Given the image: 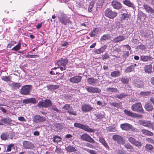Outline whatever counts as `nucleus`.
Masks as SVG:
<instances>
[{"instance_id":"1","label":"nucleus","mask_w":154,"mask_h":154,"mask_svg":"<svg viewBox=\"0 0 154 154\" xmlns=\"http://www.w3.org/2000/svg\"><path fill=\"white\" fill-rule=\"evenodd\" d=\"M57 17L60 23L65 25H67L68 23H70L71 22L70 20V17L63 13H59Z\"/></svg>"},{"instance_id":"2","label":"nucleus","mask_w":154,"mask_h":154,"mask_svg":"<svg viewBox=\"0 0 154 154\" xmlns=\"http://www.w3.org/2000/svg\"><path fill=\"white\" fill-rule=\"evenodd\" d=\"M68 59L66 58H60L57 62V64L60 68L61 70L63 71L66 69V64L68 63Z\"/></svg>"},{"instance_id":"3","label":"nucleus","mask_w":154,"mask_h":154,"mask_svg":"<svg viewBox=\"0 0 154 154\" xmlns=\"http://www.w3.org/2000/svg\"><path fill=\"white\" fill-rule=\"evenodd\" d=\"M75 127H77L89 132H94L95 131L94 129L90 128L88 126L78 123L75 122L74 124Z\"/></svg>"},{"instance_id":"4","label":"nucleus","mask_w":154,"mask_h":154,"mask_svg":"<svg viewBox=\"0 0 154 154\" xmlns=\"http://www.w3.org/2000/svg\"><path fill=\"white\" fill-rule=\"evenodd\" d=\"M131 109L134 111L144 113L141 104L140 102H138L133 104L131 107Z\"/></svg>"},{"instance_id":"5","label":"nucleus","mask_w":154,"mask_h":154,"mask_svg":"<svg viewBox=\"0 0 154 154\" xmlns=\"http://www.w3.org/2000/svg\"><path fill=\"white\" fill-rule=\"evenodd\" d=\"M52 103L50 99H46L44 101H40L37 104V106L39 108H48L52 106Z\"/></svg>"},{"instance_id":"6","label":"nucleus","mask_w":154,"mask_h":154,"mask_svg":"<svg viewBox=\"0 0 154 154\" xmlns=\"http://www.w3.org/2000/svg\"><path fill=\"white\" fill-rule=\"evenodd\" d=\"M32 86L30 85H26L23 86L20 90L21 93L24 95L30 94V92L32 89Z\"/></svg>"},{"instance_id":"7","label":"nucleus","mask_w":154,"mask_h":154,"mask_svg":"<svg viewBox=\"0 0 154 154\" xmlns=\"http://www.w3.org/2000/svg\"><path fill=\"white\" fill-rule=\"evenodd\" d=\"M128 141L132 145L135 146L138 148L140 149L141 146L142 144L140 142L136 140L135 139L132 137H127Z\"/></svg>"},{"instance_id":"8","label":"nucleus","mask_w":154,"mask_h":154,"mask_svg":"<svg viewBox=\"0 0 154 154\" xmlns=\"http://www.w3.org/2000/svg\"><path fill=\"white\" fill-rule=\"evenodd\" d=\"M105 15L110 18L113 19L117 15V13L115 11H113L109 8H107L105 11Z\"/></svg>"},{"instance_id":"9","label":"nucleus","mask_w":154,"mask_h":154,"mask_svg":"<svg viewBox=\"0 0 154 154\" xmlns=\"http://www.w3.org/2000/svg\"><path fill=\"white\" fill-rule=\"evenodd\" d=\"M112 139L114 141H116L119 144H123L125 142V140L123 137L119 135H114L112 136Z\"/></svg>"},{"instance_id":"10","label":"nucleus","mask_w":154,"mask_h":154,"mask_svg":"<svg viewBox=\"0 0 154 154\" xmlns=\"http://www.w3.org/2000/svg\"><path fill=\"white\" fill-rule=\"evenodd\" d=\"M120 128L122 130L125 131H133L135 130V128L132 125L128 123L121 124Z\"/></svg>"},{"instance_id":"11","label":"nucleus","mask_w":154,"mask_h":154,"mask_svg":"<svg viewBox=\"0 0 154 154\" xmlns=\"http://www.w3.org/2000/svg\"><path fill=\"white\" fill-rule=\"evenodd\" d=\"M80 138L82 140L89 142L94 143L95 141L90 136L87 134H84L82 135H80Z\"/></svg>"},{"instance_id":"12","label":"nucleus","mask_w":154,"mask_h":154,"mask_svg":"<svg viewBox=\"0 0 154 154\" xmlns=\"http://www.w3.org/2000/svg\"><path fill=\"white\" fill-rule=\"evenodd\" d=\"M62 109L66 110H67V112L69 114L74 116L77 115V113L75 111L73 110L72 108L70 106L69 104H66L62 107Z\"/></svg>"},{"instance_id":"13","label":"nucleus","mask_w":154,"mask_h":154,"mask_svg":"<svg viewBox=\"0 0 154 154\" xmlns=\"http://www.w3.org/2000/svg\"><path fill=\"white\" fill-rule=\"evenodd\" d=\"M111 4L113 8L116 10H119L122 7L121 3L117 0H113L111 2Z\"/></svg>"},{"instance_id":"14","label":"nucleus","mask_w":154,"mask_h":154,"mask_svg":"<svg viewBox=\"0 0 154 154\" xmlns=\"http://www.w3.org/2000/svg\"><path fill=\"white\" fill-rule=\"evenodd\" d=\"M85 88L88 92L91 93H99L101 91V90L97 87L87 86Z\"/></svg>"},{"instance_id":"15","label":"nucleus","mask_w":154,"mask_h":154,"mask_svg":"<svg viewBox=\"0 0 154 154\" xmlns=\"http://www.w3.org/2000/svg\"><path fill=\"white\" fill-rule=\"evenodd\" d=\"M33 119L35 122L39 123L45 122L46 120V118L44 117L36 115L34 116Z\"/></svg>"},{"instance_id":"16","label":"nucleus","mask_w":154,"mask_h":154,"mask_svg":"<svg viewBox=\"0 0 154 154\" xmlns=\"http://www.w3.org/2000/svg\"><path fill=\"white\" fill-rule=\"evenodd\" d=\"M23 144V149H32L34 147L33 144L28 141H25Z\"/></svg>"},{"instance_id":"17","label":"nucleus","mask_w":154,"mask_h":154,"mask_svg":"<svg viewBox=\"0 0 154 154\" xmlns=\"http://www.w3.org/2000/svg\"><path fill=\"white\" fill-rule=\"evenodd\" d=\"M82 77L78 75L71 78L69 79V81L73 83H78L80 82L82 80Z\"/></svg>"},{"instance_id":"18","label":"nucleus","mask_w":154,"mask_h":154,"mask_svg":"<svg viewBox=\"0 0 154 154\" xmlns=\"http://www.w3.org/2000/svg\"><path fill=\"white\" fill-rule=\"evenodd\" d=\"M82 109L85 112H89L93 109V108L88 104H84L82 106Z\"/></svg>"},{"instance_id":"19","label":"nucleus","mask_w":154,"mask_h":154,"mask_svg":"<svg viewBox=\"0 0 154 154\" xmlns=\"http://www.w3.org/2000/svg\"><path fill=\"white\" fill-rule=\"evenodd\" d=\"M143 7L147 12L151 14H154V9L147 4H144Z\"/></svg>"},{"instance_id":"20","label":"nucleus","mask_w":154,"mask_h":154,"mask_svg":"<svg viewBox=\"0 0 154 154\" xmlns=\"http://www.w3.org/2000/svg\"><path fill=\"white\" fill-rule=\"evenodd\" d=\"M140 124L144 126L148 127H150L151 126V123L150 121L145 120H140L139 121Z\"/></svg>"},{"instance_id":"21","label":"nucleus","mask_w":154,"mask_h":154,"mask_svg":"<svg viewBox=\"0 0 154 154\" xmlns=\"http://www.w3.org/2000/svg\"><path fill=\"white\" fill-rule=\"evenodd\" d=\"M125 36L120 35L117 36L114 38L112 40V41L114 43H117L125 40Z\"/></svg>"},{"instance_id":"22","label":"nucleus","mask_w":154,"mask_h":154,"mask_svg":"<svg viewBox=\"0 0 154 154\" xmlns=\"http://www.w3.org/2000/svg\"><path fill=\"white\" fill-rule=\"evenodd\" d=\"M124 112L127 115L134 118L142 116L141 115H140L139 116L137 114L129 110H128L127 109H125Z\"/></svg>"},{"instance_id":"23","label":"nucleus","mask_w":154,"mask_h":154,"mask_svg":"<svg viewBox=\"0 0 154 154\" xmlns=\"http://www.w3.org/2000/svg\"><path fill=\"white\" fill-rule=\"evenodd\" d=\"M137 66V65L136 63L132 64L130 66L127 67L125 70V71L127 73L134 71V69Z\"/></svg>"},{"instance_id":"24","label":"nucleus","mask_w":154,"mask_h":154,"mask_svg":"<svg viewBox=\"0 0 154 154\" xmlns=\"http://www.w3.org/2000/svg\"><path fill=\"white\" fill-rule=\"evenodd\" d=\"M97 79L94 78H88L87 79V82L89 85H94L96 84Z\"/></svg>"},{"instance_id":"25","label":"nucleus","mask_w":154,"mask_h":154,"mask_svg":"<svg viewBox=\"0 0 154 154\" xmlns=\"http://www.w3.org/2000/svg\"><path fill=\"white\" fill-rule=\"evenodd\" d=\"M144 108L148 111H152L153 109L152 104L149 102L145 103Z\"/></svg>"},{"instance_id":"26","label":"nucleus","mask_w":154,"mask_h":154,"mask_svg":"<svg viewBox=\"0 0 154 154\" xmlns=\"http://www.w3.org/2000/svg\"><path fill=\"white\" fill-rule=\"evenodd\" d=\"M134 86L137 88H141L143 86V82L139 79H137L134 81Z\"/></svg>"},{"instance_id":"27","label":"nucleus","mask_w":154,"mask_h":154,"mask_svg":"<svg viewBox=\"0 0 154 154\" xmlns=\"http://www.w3.org/2000/svg\"><path fill=\"white\" fill-rule=\"evenodd\" d=\"M100 29L99 28H95L90 33V36L91 37H94L97 35L100 32Z\"/></svg>"},{"instance_id":"28","label":"nucleus","mask_w":154,"mask_h":154,"mask_svg":"<svg viewBox=\"0 0 154 154\" xmlns=\"http://www.w3.org/2000/svg\"><path fill=\"white\" fill-rule=\"evenodd\" d=\"M23 102L26 104L29 103L35 104L36 103V100L34 98H32L24 100Z\"/></svg>"},{"instance_id":"29","label":"nucleus","mask_w":154,"mask_h":154,"mask_svg":"<svg viewBox=\"0 0 154 154\" xmlns=\"http://www.w3.org/2000/svg\"><path fill=\"white\" fill-rule=\"evenodd\" d=\"M11 119L8 118H3L0 120V123L2 124L1 125H3L4 123L10 124L11 123Z\"/></svg>"},{"instance_id":"30","label":"nucleus","mask_w":154,"mask_h":154,"mask_svg":"<svg viewBox=\"0 0 154 154\" xmlns=\"http://www.w3.org/2000/svg\"><path fill=\"white\" fill-rule=\"evenodd\" d=\"M123 3L124 5L126 6L129 7H131L134 9L135 7L134 5L132 3H131L129 0H125L123 2Z\"/></svg>"},{"instance_id":"31","label":"nucleus","mask_w":154,"mask_h":154,"mask_svg":"<svg viewBox=\"0 0 154 154\" xmlns=\"http://www.w3.org/2000/svg\"><path fill=\"white\" fill-rule=\"evenodd\" d=\"M99 140L100 142L106 148L109 149V146L103 138L100 137L99 138Z\"/></svg>"},{"instance_id":"32","label":"nucleus","mask_w":154,"mask_h":154,"mask_svg":"<svg viewBox=\"0 0 154 154\" xmlns=\"http://www.w3.org/2000/svg\"><path fill=\"white\" fill-rule=\"evenodd\" d=\"M141 132L143 134L148 136H152L153 134L150 131L144 129H142L140 130Z\"/></svg>"},{"instance_id":"33","label":"nucleus","mask_w":154,"mask_h":154,"mask_svg":"<svg viewBox=\"0 0 154 154\" xmlns=\"http://www.w3.org/2000/svg\"><path fill=\"white\" fill-rule=\"evenodd\" d=\"M145 150L149 152H151L153 149V146L149 144H147L146 145L145 147Z\"/></svg>"},{"instance_id":"34","label":"nucleus","mask_w":154,"mask_h":154,"mask_svg":"<svg viewBox=\"0 0 154 154\" xmlns=\"http://www.w3.org/2000/svg\"><path fill=\"white\" fill-rule=\"evenodd\" d=\"M152 66L151 65H146L144 67V70L146 73H150L152 72Z\"/></svg>"},{"instance_id":"35","label":"nucleus","mask_w":154,"mask_h":154,"mask_svg":"<svg viewBox=\"0 0 154 154\" xmlns=\"http://www.w3.org/2000/svg\"><path fill=\"white\" fill-rule=\"evenodd\" d=\"M10 85L12 88L14 89H17L21 86L20 83H14V82L11 83Z\"/></svg>"},{"instance_id":"36","label":"nucleus","mask_w":154,"mask_h":154,"mask_svg":"<svg viewBox=\"0 0 154 154\" xmlns=\"http://www.w3.org/2000/svg\"><path fill=\"white\" fill-rule=\"evenodd\" d=\"M65 149L67 152H75L77 151L75 147L71 146H69L66 147Z\"/></svg>"},{"instance_id":"37","label":"nucleus","mask_w":154,"mask_h":154,"mask_svg":"<svg viewBox=\"0 0 154 154\" xmlns=\"http://www.w3.org/2000/svg\"><path fill=\"white\" fill-rule=\"evenodd\" d=\"M106 47L107 46L105 45L100 49L96 50L95 51V53L97 54H100L101 53H103Z\"/></svg>"},{"instance_id":"38","label":"nucleus","mask_w":154,"mask_h":154,"mask_svg":"<svg viewBox=\"0 0 154 154\" xmlns=\"http://www.w3.org/2000/svg\"><path fill=\"white\" fill-rule=\"evenodd\" d=\"M106 90L109 92L117 93L119 92V91L117 88H107L106 89Z\"/></svg>"},{"instance_id":"39","label":"nucleus","mask_w":154,"mask_h":154,"mask_svg":"<svg viewBox=\"0 0 154 154\" xmlns=\"http://www.w3.org/2000/svg\"><path fill=\"white\" fill-rule=\"evenodd\" d=\"M120 80L123 84H128L129 82V79L128 78L123 77L122 78H120Z\"/></svg>"},{"instance_id":"40","label":"nucleus","mask_w":154,"mask_h":154,"mask_svg":"<svg viewBox=\"0 0 154 154\" xmlns=\"http://www.w3.org/2000/svg\"><path fill=\"white\" fill-rule=\"evenodd\" d=\"M53 142L55 143H58L61 141L62 138L58 136H55L53 137Z\"/></svg>"},{"instance_id":"41","label":"nucleus","mask_w":154,"mask_h":154,"mask_svg":"<svg viewBox=\"0 0 154 154\" xmlns=\"http://www.w3.org/2000/svg\"><path fill=\"white\" fill-rule=\"evenodd\" d=\"M125 147L127 149L132 150L133 148V146L129 143H125V142L123 144Z\"/></svg>"},{"instance_id":"42","label":"nucleus","mask_w":154,"mask_h":154,"mask_svg":"<svg viewBox=\"0 0 154 154\" xmlns=\"http://www.w3.org/2000/svg\"><path fill=\"white\" fill-rule=\"evenodd\" d=\"M151 57L147 56H142L140 57L141 60L143 61H147L148 60H150Z\"/></svg>"},{"instance_id":"43","label":"nucleus","mask_w":154,"mask_h":154,"mask_svg":"<svg viewBox=\"0 0 154 154\" xmlns=\"http://www.w3.org/2000/svg\"><path fill=\"white\" fill-rule=\"evenodd\" d=\"M151 94V92L148 91H142L140 93V95L141 97H145Z\"/></svg>"},{"instance_id":"44","label":"nucleus","mask_w":154,"mask_h":154,"mask_svg":"<svg viewBox=\"0 0 154 154\" xmlns=\"http://www.w3.org/2000/svg\"><path fill=\"white\" fill-rule=\"evenodd\" d=\"M120 75V73L119 71H114L112 72L111 73V76L113 77L119 76Z\"/></svg>"},{"instance_id":"45","label":"nucleus","mask_w":154,"mask_h":154,"mask_svg":"<svg viewBox=\"0 0 154 154\" xmlns=\"http://www.w3.org/2000/svg\"><path fill=\"white\" fill-rule=\"evenodd\" d=\"M110 38V36L109 34H105L103 35L100 39L101 41L105 40L107 39H109Z\"/></svg>"},{"instance_id":"46","label":"nucleus","mask_w":154,"mask_h":154,"mask_svg":"<svg viewBox=\"0 0 154 154\" xmlns=\"http://www.w3.org/2000/svg\"><path fill=\"white\" fill-rule=\"evenodd\" d=\"M1 79L2 80L8 82L11 80V77L10 76H3L1 77Z\"/></svg>"},{"instance_id":"47","label":"nucleus","mask_w":154,"mask_h":154,"mask_svg":"<svg viewBox=\"0 0 154 154\" xmlns=\"http://www.w3.org/2000/svg\"><path fill=\"white\" fill-rule=\"evenodd\" d=\"M127 95L126 94L124 93H122L120 94H116V97L120 99H122L123 98H124Z\"/></svg>"},{"instance_id":"48","label":"nucleus","mask_w":154,"mask_h":154,"mask_svg":"<svg viewBox=\"0 0 154 154\" xmlns=\"http://www.w3.org/2000/svg\"><path fill=\"white\" fill-rule=\"evenodd\" d=\"M59 88V86L58 85H49L48 87V88L50 90L56 89Z\"/></svg>"},{"instance_id":"49","label":"nucleus","mask_w":154,"mask_h":154,"mask_svg":"<svg viewBox=\"0 0 154 154\" xmlns=\"http://www.w3.org/2000/svg\"><path fill=\"white\" fill-rule=\"evenodd\" d=\"M83 149L84 150L86 151L91 154H98L97 153V152L94 150L89 149H85V148H84Z\"/></svg>"},{"instance_id":"50","label":"nucleus","mask_w":154,"mask_h":154,"mask_svg":"<svg viewBox=\"0 0 154 154\" xmlns=\"http://www.w3.org/2000/svg\"><path fill=\"white\" fill-rule=\"evenodd\" d=\"M20 44H19L13 48L11 50L15 51H17L20 50Z\"/></svg>"},{"instance_id":"51","label":"nucleus","mask_w":154,"mask_h":154,"mask_svg":"<svg viewBox=\"0 0 154 154\" xmlns=\"http://www.w3.org/2000/svg\"><path fill=\"white\" fill-rule=\"evenodd\" d=\"M25 56L26 57V58H35L38 57V55H35L28 54V55H25Z\"/></svg>"},{"instance_id":"52","label":"nucleus","mask_w":154,"mask_h":154,"mask_svg":"<svg viewBox=\"0 0 154 154\" xmlns=\"http://www.w3.org/2000/svg\"><path fill=\"white\" fill-rule=\"evenodd\" d=\"M94 2H91L89 4V7L88 8V11L89 12H91L92 11V9L93 7Z\"/></svg>"},{"instance_id":"53","label":"nucleus","mask_w":154,"mask_h":154,"mask_svg":"<svg viewBox=\"0 0 154 154\" xmlns=\"http://www.w3.org/2000/svg\"><path fill=\"white\" fill-rule=\"evenodd\" d=\"M1 137L2 140H6L7 139V135L6 134L3 133L1 135Z\"/></svg>"},{"instance_id":"54","label":"nucleus","mask_w":154,"mask_h":154,"mask_svg":"<svg viewBox=\"0 0 154 154\" xmlns=\"http://www.w3.org/2000/svg\"><path fill=\"white\" fill-rule=\"evenodd\" d=\"M128 14L127 13H123L121 16V18L123 20H125L128 17Z\"/></svg>"},{"instance_id":"55","label":"nucleus","mask_w":154,"mask_h":154,"mask_svg":"<svg viewBox=\"0 0 154 154\" xmlns=\"http://www.w3.org/2000/svg\"><path fill=\"white\" fill-rule=\"evenodd\" d=\"M13 146V144H10L8 145L7 147V149L6 150L7 152H10L11 149V148Z\"/></svg>"},{"instance_id":"56","label":"nucleus","mask_w":154,"mask_h":154,"mask_svg":"<svg viewBox=\"0 0 154 154\" xmlns=\"http://www.w3.org/2000/svg\"><path fill=\"white\" fill-rule=\"evenodd\" d=\"M138 48L139 49H141L142 51H144L146 49V48L145 45H141L138 47Z\"/></svg>"},{"instance_id":"57","label":"nucleus","mask_w":154,"mask_h":154,"mask_svg":"<svg viewBox=\"0 0 154 154\" xmlns=\"http://www.w3.org/2000/svg\"><path fill=\"white\" fill-rule=\"evenodd\" d=\"M52 109L54 111H55L57 112H59L60 110H59L57 108L56 106L55 105L51 107Z\"/></svg>"},{"instance_id":"58","label":"nucleus","mask_w":154,"mask_h":154,"mask_svg":"<svg viewBox=\"0 0 154 154\" xmlns=\"http://www.w3.org/2000/svg\"><path fill=\"white\" fill-rule=\"evenodd\" d=\"M109 57V55L106 53L102 57L103 60L108 59Z\"/></svg>"},{"instance_id":"59","label":"nucleus","mask_w":154,"mask_h":154,"mask_svg":"<svg viewBox=\"0 0 154 154\" xmlns=\"http://www.w3.org/2000/svg\"><path fill=\"white\" fill-rule=\"evenodd\" d=\"M116 152L119 154H125V152L123 150L118 149L116 151Z\"/></svg>"},{"instance_id":"60","label":"nucleus","mask_w":154,"mask_h":154,"mask_svg":"<svg viewBox=\"0 0 154 154\" xmlns=\"http://www.w3.org/2000/svg\"><path fill=\"white\" fill-rule=\"evenodd\" d=\"M16 42L15 41H11V43L8 44V45L7 47L9 48H11V46L13 45L14 44H16Z\"/></svg>"},{"instance_id":"61","label":"nucleus","mask_w":154,"mask_h":154,"mask_svg":"<svg viewBox=\"0 0 154 154\" xmlns=\"http://www.w3.org/2000/svg\"><path fill=\"white\" fill-rule=\"evenodd\" d=\"M111 105L114 107H118L119 106V104L118 103L113 102L111 103Z\"/></svg>"},{"instance_id":"62","label":"nucleus","mask_w":154,"mask_h":154,"mask_svg":"<svg viewBox=\"0 0 154 154\" xmlns=\"http://www.w3.org/2000/svg\"><path fill=\"white\" fill-rule=\"evenodd\" d=\"M85 146L88 147L90 148H94V146L91 144H90L89 143H87L85 144Z\"/></svg>"},{"instance_id":"63","label":"nucleus","mask_w":154,"mask_h":154,"mask_svg":"<svg viewBox=\"0 0 154 154\" xmlns=\"http://www.w3.org/2000/svg\"><path fill=\"white\" fill-rule=\"evenodd\" d=\"M146 140L148 142L152 143H154V140H153L149 138H147Z\"/></svg>"},{"instance_id":"64","label":"nucleus","mask_w":154,"mask_h":154,"mask_svg":"<svg viewBox=\"0 0 154 154\" xmlns=\"http://www.w3.org/2000/svg\"><path fill=\"white\" fill-rule=\"evenodd\" d=\"M139 15L143 17V18H145L146 17V15L144 13L142 12H140L139 13Z\"/></svg>"}]
</instances>
